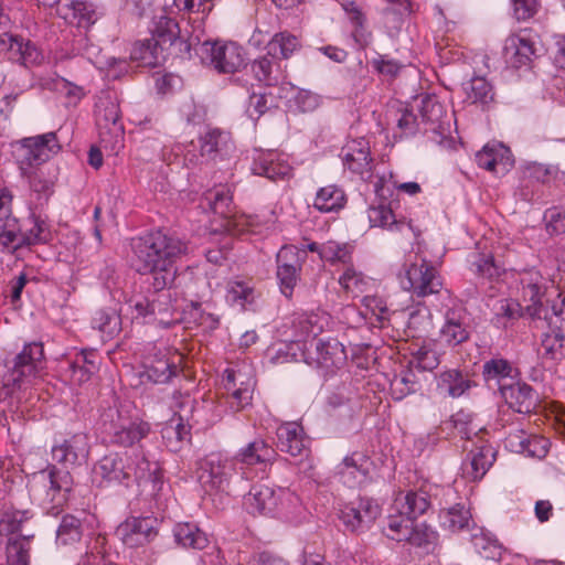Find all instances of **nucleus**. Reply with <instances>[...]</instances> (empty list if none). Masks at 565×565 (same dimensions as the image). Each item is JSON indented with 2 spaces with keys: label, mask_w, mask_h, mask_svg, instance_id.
I'll use <instances>...</instances> for the list:
<instances>
[{
  "label": "nucleus",
  "mask_w": 565,
  "mask_h": 565,
  "mask_svg": "<svg viewBox=\"0 0 565 565\" xmlns=\"http://www.w3.org/2000/svg\"><path fill=\"white\" fill-rule=\"evenodd\" d=\"M93 481L99 487L111 483L129 486L136 481L139 486L143 484L152 497L156 509L167 507L161 467L158 461L150 460L141 447L104 456L94 466Z\"/></svg>",
  "instance_id": "nucleus-1"
},
{
  "label": "nucleus",
  "mask_w": 565,
  "mask_h": 565,
  "mask_svg": "<svg viewBox=\"0 0 565 565\" xmlns=\"http://www.w3.org/2000/svg\"><path fill=\"white\" fill-rule=\"evenodd\" d=\"M131 249L136 270L141 275H151V286L162 289L174 281L177 262L186 252V245L158 231L134 238Z\"/></svg>",
  "instance_id": "nucleus-2"
},
{
  "label": "nucleus",
  "mask_w": 565,
  "mask_h": 565,
  "mask_svg": "<svg viewBox=\"0 0 565 565\" xmlns=\"http://www.w3.org/2000/svg\"><path fill=\"white\" fill-rule=\"evenodd\" d=\"M17 164L36 205H43L54 192V181L42 167L62 150L56 131L22 138L15 145Z\"/></svg>",
  "instance_id": "nucleus-3"
},
{
  "label": "nucleus",
  "mask_w": 565,
  "mask_h": 565,
  "mask_svg": "<svg viewBox=\"0 0 565 565\" xmlns=\"http://www.w3.org/2000/svg\"><path fill=\"white\" fill-rule=\"evenodd\" d=\"M99 430L109 444L134 449V445L150 434L151 427L148 422L131 418L127 411L111 406L102 412Z\"/></svg>",
  "instance_id": "nucleus-4"
},
{
  "label": "nucleus",
  "mask_w": 565,
  "mask_h": 565,
  "mask_svg": "<svg viewBox=\"0 0 565 565\" xmlns=\"http://www.w3.org/2000/svg\"><path fill=\"white\" fill-rule=\"evenodd\" d=\"M125 305L134 318L149 319L163 328H169L179 321V318L174 317L175 307L170 286L162 289L152 287V290H148L146 295L134 292L125 298Z\"/></svg>",
  "instance_id": "nucleus-5"
},
{
  "label": "nucleus",
  "mask_w": 565,
  "mask_h": 565,
  "mask_svg": "<svg viewBox=\"0 0 565 565\" xmlns=\"http://www.w3.org/2000/svg\"><path fill=\"white\" fill-rule=\"evenodd\" d=\"M198 479L204 492L212 495L227 492L233 480H241V473L232 457L212 452L200 461Z\"/></svg>",
  "instance_id": "nucleus-6"
},
{
  "label": "nucleus",
  "mask_w": 565,
  "mask_h": 565,
  "mask_svg": "<svg viewBox=\"0 0 565 565\" xmlns=\"http://www.w3.org/2000/svg\"><path fill=\"white\" fill-rule=\"evenodd\" d=\"M303 361L317 369L323 376L331 375L347 362V352L341 342L334 338L310 340L301 348Z\"/></svg>",
  "instance_id": "nucleus-7"
},
{
  "label": "nucleus",
  "mask_w": 565,
  "mask_h": 565,
  "mask_svg": "<svg viewBox=\"0 0 565 565\" xmlns=\"http://www.w3.org/2000/svg\"><path fill=\"white\" fill-rule=\"evenodd\" d=\"M43 364V344L41 342L25 344L12 360V365L3 379V385L15 387L31 382L41 372Z\"/></svg>",
  "instance_id": "nucleus-8"
},
{
  "label": "nucleus",
  "mask_w": 565,
  "mask_h": 565,
  "mask_svg": "<svg viewBox=\"0 0 565 565\" xmlns=\"http://www.w3.org/2000/svg\"><path fill=\"white\" fill-rule=\"evenodd\" d=\"M224 375L226 405L230 411L237 413L250 406L256 384L252 369L247 365L231 367L225 370Z\"/></svg>",
  "instance_id": "nucleus-9"
},
{
  "label": "nucleus",
  "mask_w": 565,
  "mask_h": 565,
  "mask_svg": "<svg viewBox=\"0 0 565 565\" xmlns=\"http://www.w3.org/2000/svg\"><path fill=\"white\" fill-rule=\"evenodd\" d=\"M183 355L175 349H153L145 358L142 376L154 384H166L181 372Z\"/></svg>",
  "instance_id": "nucleus-10"
},
{
  "label": "nucleus",
  "mask_w": 565,
  "mask_h": 565,
  "mask_svg": "<svg viewBox=\"0 0 565 565\" xmlns=\"http://www.w3.org/2000/svg\"><path fill=\"white\" fill-rule=\"evenodd\" d=\"M401 285L418 298L438 294L443 288L438 270L425 259L420 264L413 263L405 268L401 275Z\"/></svg>",
  "instance_id": "nucleus-11"
},
{
  "label": "nucleus",
  "mask_w": 565,
  "mask_h": 565,
  "mask_svg": "<svg viewBox=\"0 0 565 565\" xmlns=\"http://www.w3.org/2000/svg\"><path fill=\"white\" fill-rule=\"evenodd\" d=\"M95 117L102 142L117 143L122 138L119 104L114 96L107 94L98 98Z\"/></svg>",
  "instance_id": "nucleus-12"
},
{
  "label": "nucleus",
  "mask_w": 565,
  "mask_h": 565,
  "mask_svg": "<svg viewBox=\"0 0 565 565\" xmlns=\"http://www.w3.org/2000/svg\"><path fill=\"white\" fill-rule=\"evenodd\" d=\"M115 534L127 547H140L154 540L158 521L152 516H129L117 526Z\"/></svg>",
  "instance_id": "nucleus-13"
},
{
  "label": "nucleus",
  "mask_w": 565,
  "mask_h": 565,
  "mask_svg": "<svg viewBox=\"0 0 565 565\" xmlns=\"http://www.w3.org/2000/svg\"><path fill=\"white\" fill-rule=\"evenodd\" d=\"M380 514L381 508L374 500L360 498L344 504L339 518L348 531L359 532L369 529Z\"/></svg>",
  "instance_id": "nucleus-14"
},
{
  "label": "nucleus",
  "mask_w": 565,
  "mask_h": 565,
  "mask_svg": "<svg viewBox=\"0 0 565 565\" xmlns=\"http://www.w3.org/2000/svg\"><path fill=\"white\" fill-rule=\"evenodd\" d=\"M305 256V249L299 250L295 246H282L277 253V279L281 292L286 297H291L299 279L301 263Z\"/></svg>",
  "instance_id": "nucleus-15"
},
{
  "label": "nucleus",
  "mask_w": 565,
  "mask_h": 565,
  "mask_svg": "<svg viewBox=\"0 0 565 565\" xmlns=\"http://www.w3.org/2000/svg\"><path fill=\"white\" fill-rule=\"evenodd\" d=\"M203 51L210 64L220 73H234L244 65L242 47L234 42H204Z\"/></svg>",
  "instance_id": "nucleus-16"
},
{
  "label": "nucleus",
  "mask_w": 565,
  "mask_h": 565,
  "mask_svg": "<svg viewBox=\"0 0 565 565\" xmlns=\"http://www.w3.org/2000/svg\"><path fill=\"white\" fill-rule=\"evenodd\" d=\"M440 329L441 340L449 347H457L470 338V318L461 303H454L444 315Z\"/></svg>",
  "instance_id": "nucleus-17"
},
{
  "label": "nucleus",
  "mask_w": 565,
  "mask_h": 565,
  "mask_svg": "<svg viewBox=\"0 0 565 565\" xmlns=\"http://www.w3.org/2000/svg\"><path fill=\"white\" fill-rule=\"evenodd\" d=\"M276 456L275 449L264 439H255L241 448L232 459L241 473V480L252 478V467L271 462Z\"/></svg>",
  "instance_id": "nucleus-18"
},
{
  "label": "nucleus",
  "mask_w": 565,
  "mask_h": 565,
  "mask_svg": "<svg viewBox=\"0 0 565 565\" xmlns=\"http://www.w3.org/2000/svg\"><path fill=\"white\" fill-rule=\"evenodd\" d=\"M230 149V134L218 128H210L200 137V154L188 150L184 154V163L195 167L204 160H213Z\"/></svg>",
  "instance_id": "nucleus-19"
},
{
  "label": "nucleus",
  "mask_w": 565,
  "mask_h": 565,
  "mask_svg": "<svg viewBox=\"0 0 565 565\" xmlns=\"http://www.w3.org/2000/svg\"><path fill=\"white\" fill-rule=\"evenodd\" d=\"M373 460L364 452L354 451L343 458L337 466V475L349 487H358L371 479Z\"/></svg>",
  "instance_id": "nucleus-20"
},
{
  "label": "nucleus",
  "mask_w": 565,
  "mask_h": 565,
  "mask_svg": "<svg viewBox=\"0 0 565 565\" xmlns=\"http://www.w3.org/2000/svg\"><path fill=\"white\" fill-rule=\"evenodd\" d=\"M524 300L530 301L525 310L532 318L547 320V310L543 307L542 297L546 290V279L535 269L524 270L520 276Z\"/></svg>",
  "instance_id": "nucleus-21"
},
{
  "label": "nucleus",
  "mask_w": 565,
  "mask_h": 565,
  "mask_svg": "<svg viewBox=\"0 0 565 565\" xmlns=\"http://www.w3.org/2000/svg\"><path fill=\"white\" fill-rule=\"evenodd\" d=\"M500 395L509 408L520 414L535 412L541 402L539 393L519 377L509 385H503Z\"/></svg>",
  "instance_id": "nucleus-22"
},
{
  "label": "nucleus",
  "mask_w": 565,
  "mask_h": 565,
  "mask_svg": "<svg viewBox=\"0 0 565 565\" xmlns=\"http://www.w3.org/2000/svg\"><path fill=\"white\" fill-rule=\"evenodd\" d=\"M175 12L171 9L157 18L152 36L157 41L161 51H166L173 45L179 46V52H189L191 44L181 33L180 25L174 17Z\"/></svg>",
  "instance_id": "nucleus-23"
},
{
  "label": "nucleus",
  "mask_w": 565,
  "mask_h": 565,
  "mask_svg": "<svg viewBox=\"0 0 565 565\" xmlns=\"http://www.w3.org/2000/svg\"><path fill=\"white\" fill-rule=\"evenodd\" d=\"M393 201L380 199L377 204H372L367 210V217L371 226H377L391 232L412 233L414 237L419 235L411 221L398 216L393 209Z\"/></svg>",
  "instance_id": "nucleus-24"
},
{
  "label": "nucleus",
  "mask_w": 565,
  "mask_h": 565,
  "mask_svg": "<svg viewBox=\"0 0 565 565\" xmlns=\"http://www.w3.org/2000/svg\"><path fill=\"white\" fill-rule=\"evenodd\" d=\"M535 52V43L527 30H521L505 39L503 55L507 63L514 68L529 66Z\"/></svg>",
  "instance_id": "nucleus-25"
},
{
  "label": "nucleus",
  "mask_w": 565,
  "mask_h": 565,
  "mask_svg": "<svg viewBox=\"0 0 565 565\" xmlns=\"http://www.w3.org/2000/svg\"><path fill=\"white\" fill-rule=\"evenodd\" d=\"M41 483L45 490L46 500L52 508L62 507L67 501V494L72 489L73 478L67 470L52 467L40 472Z\"/></svg>",
  "instance_id": "nucleus-26"
},
{
  "label": "nucleus",
  "mask_w": 565,
  "mask_h": 565,
  "mask_svg": "<svg viewBox=\"0 0 565 565\" xmlns=\"http://www.w3.org/2000/svg\"><path fill=\"white\" fill-rule=\"evenodd\" d=\"M492 446L482 444L472 448L461 463L462 477L468 481H480L495 461Z\"/></svg>",
  "instance_id": "nucleus-27"
},
{
  "label": "nucleus",
  "mask_w": 565,
  "mask_h": 565,
  "mask_svg": "<svg viewBox=\"0 0 565 565\" xmlns=\"http://www.w3.org/2000/svg\"><path fill=\"white\" fill-rule=\"evenodd\" d=\"M89 455V440L86 434L78 433L52 448L53 459L66 468L85 462Z\"/></svg>",
  "instance_id": "nucleus-28"
},
{
  "label": "nucleus",
  "mask_w": 565,
  "mask_h": 565,
  "mask_svg": "<svg viewBox=\"0 0 565 565\" xmlns=\"http://www.w3.org/2000/svg\"><path fill=\"white\" fill-rule=\"evenodd\" d=\"M348 316H356V323L364 322L371 328H384L388 321V308L386 302L377 296L363 297L359 307H348Z\"/></svg>",
  "instance_id": "nucleus-29"
},
{
  "label": "nucleus",
  "mask_w": 565,
  "mask_h": 565,
  "mask_svg": "<svg viewBox=\"0 0 565 565\" xmlns=\"http://www.w3.org/2000/svg\"><path fill=\"white\" fill-rule=\"evenodd\" d=\"M477 164L494 174L507 173L514 163L510 148L501 142L487 143L476 154Z\"/></svg>",
  "instance_id": "nucleus-30"
},
{
  "label": "nucleus",
  "mask_w": 565,
  "mask_h": 565,
  "mask_svg": "<svg viewBox=\"0 0 565 565\" xmlns=\"http://www.w3.org/2000/svg\"><path fill=\"white\" fill-rule=\"evenodd\" d=\"M277 492L278 489L268 484H254L244 497V507L246 511L253 515H276L277 502L279 500Z\"/></svg>",
  "instance_id": "nucleus-31"
},
{
  "label": "nucleus",
  "mask_w": 565,
  "mask_h": 565,
  "mask_svg": "<svg viewBox=\"0 0 565 565\" xmlns=\"http://www.w3.org/2000/svg\"><path fill=\"white\" fill-rule=\"evenodd\" d=\"M330 324V316L324 311H311L297 313L292 319L295 330V342L309 344V338H316Z\"/></svg>",
  "instance_id": "nucleus-32"
},
{
  "label": "nucleus",
  "mask_w": 565,
  "mask_h": 565,
  "mask_svg": "<svg viewBox=\"0 0 565 565\" xmlns=\"http://www.w3.org/2000/svg\"><path fill=\"white\" fill-rule=\"evenodd\" d=\"M97 370V354L93 350L76 352L73 358L66 359L62 364L64 375L75 384L87 382Z\"/></svg>",
  "instance_id": "nucleus-33"
},
{
  "label": "nucleus",
  "mask_w": 565,
  "mask_h": 565,
  "mask_svg": "<svg viewBox=\"0 0 565 565\" xmlns=\"http://www.w3.org/2000/svg\"><path fill=\"white\" fill-rule=\"evenodd\" d=\"M252 171L254 174L277 181L288 178L291 173V167L278 152L266 151L254 158Z\"/></svg>",
  "instance_id": "nucleus-34"
},
{
  "label": "nucleus",
  "mask_w": 565,
  "mask_h": 565,
  "mask_svg": "<svg viewBox=\"0 0 565 565\" xmlns=\"http://www.w3.org/2000/svg\"><path fill=\"white\" fill-rule=\"evenodd\" d=\"M482 376L489 387H497L501 393L503 385L519 377V371L507 359L492 358L483 363Z\"/></svg>",
  "instance_id": "nucleus-35"
},
{
  "label": "nucleus",
  "mask_w": 565,
  "mask_h": 565,
  "mask_svg": "<svg viewBox=\"0 0 565 565\" xmlns=\"http://www.w3.org/2000/svg\"><path fill=\"white\" fill-rule=\"evenodd\" d=\"M276 435L278 449L292 457L301 456L308 447L309 440L303 428L296 422L281 424L278 426Z\"/></svg>",
  "instance_id": "nucleus-36"
},
{
  "label": "nucleus",
  "mask_w": 565,
  "mask_h": 565,
  "mask_svg": "<svg viewBox=\"0 0 565 565\" xmlns=\"http://www.w3.org/2000/svg\"><path fill=\"white\" fill-rule=\"evenodd\" d=\"M252 72L255 78L266 86L278 85L287 77L286 65H282L279 56L268 52L252 63Z\"/></svg>",
  "instance_id": "nucleus-37"
},
{
  "label": "nucleus",
  "mask_w": 565,
  "mask_h": 565,
  "mask_svg": "<svg viewBox=\"0 0 565 565\" xmlns=\"http://www.w3.org/2000/svg\"><path fill=\"white\" fill-rule=\"evenodd\" d=\"M431 505L430 497L424 489L401 491L395 497L393 511L404 513L413 519L425 514Z\"/></svg>",
  "instance_id": "nucleus-38"
},
{
  "label": "nucleus",
  "mask_w": 565,
  "mask_h": 565,
  "mask_svg": "<svg viewBox=\"0 0 565 565\" xmlns=\"http://www.w3.org/2000/svg\"><path fill=\"white\" fill-rule=\"evenodd\" d=\"M340 157L344 167L354 173L362 175L370 170V147L364 138L348 141L341 149Z\"/></svg>",
  "instance_id": "nucleus-39"
},
{
  "label": "nucleus",
  "mask_w": 565,
  "mask_h": 565,
  "mask_svg": "<svg viewBox=\"0 0 565 565\" xmlns=\"http://www.w3.org/2000/svg\"><path fill=\"white\" fill-rule=\"evenodd\" d=\"M56 11L67 23L75 24L78 28L87 29L97 20L95 6L87 1L75 0L57 7Z\"/></svg>",
  "instance_id": "nucleus-40"
},
{
  "label": "nucleus",
  "mask_w": 565,
  "mask_h": 565,
  "mask_svg": "<svg viewBox=\"0 0 565 565\" xmlns=\"http://www.w3.org/2000/svg\"><path fill=\"white\" fill-rule=\"evenodd\" d=\"M557 174L558 170L554 167H547L536 162L529 163L522 171V195L526 200H533L534 190L530 192V186H534V183H550L556 179Z\"/></svg>",
  "instance_id": "nucleus-41"
},
{
  "label": "nucleus",
  "mask_w": 565,
  "mask_h": 565,
  "mask_svg": "<svg viewBox=\"0 0 565 565\" xmlns=\"http://www.w3.org/2000/svg\"><path fill=\"white\" fill-rule=\"evenodd\" d=\"M440 364V354L433 341H424L420 345L415 344L411 349L408 366L422 372H431Z\"/></svg>",
  "instance_id": "nucleus-42"
},
{
  "label": "nucleus",
  "mask_w": 565,
  "mask_h": 565,
  "mask_svg": "<svg viewBox=\"0 0 565 565\" xmlns=\"http://www.w3.org/2000/svg\"><path fill=\"white\" fill-rule=\"evenodd\" d=\"M345 203L344 190L339 185L329 184L317 191L312 206L322 213H330L340 211Z\"/></svg>",
  "instance_id": "nucleus-43"
},
{
  "label": "nucleus",
  "mask_w": 565,
  "mask_h": 565,
  "mask_svg": "<svg viewBox=\"0 0 565 565\" xmlns=\"http://www.w3.org/2000/svg\"><path fill=\"white\" fill-rule=\"evenodd\" d=\"M184 418L185 415H180V418L172 417L162 428V438L172 451L180 450L191 439V427Z\"/></svg>",
  "instance_id": "nucleus-44"
},
{
  "label": "nucleus",
  "mask_w": 565,
  "mask_h": 565,
  "mask_svg": "<svg viewBox=\"0 0 565 565\" xmlns=\"http://www.w3.org/2000/svg\"><path fill=\"white\" fill-rule=\"evenodd\" d=\"M175 542L185 547L203 550L209 544L207 535L193 523H179L173 529Z\"/></svg>",
  "instance_id": "nucleus-45"
},
{
  "label": "nucleus",
  "mask_w": 565,
  "mask_h": 565,
  "mask_svg": "<svg viewBox=\"0 0 565 565\" xmlns=\"http://www.w3.org/2000/svg\"><path fill=\"white\" fill-rule=\"evenodd\" d=\"M50 237L49 225L41 217L32 214L22 230L20 227V248L45 243Z\"/></svg>",
  "instance_id": "nucleus-46"
},
{
  "label": "nucleus",
  "mask_w": 565,
  "mask_h": 565,
  "mask_svg": "<svg viewBox=\"0 0 565 565\" xmlns=\"http://www.w3.org/2000/svg\"><path fill=\"white\" fill-rule=\"evenodd\" d=\"M397 190L408 195L420 193L422 188L417 182H397L392 172L388 175L379 177L374 182V191L379 199L387 200Z\"/></svg>",
  "instance_id": "nucleus-47"
},
{
  "label": "nucleus",
  "mask_w": 565,
  "mask_h": 565,
  "mask_svg": "<svg viewBox=\"0 0 565 565\" xmlns=\"http://www.w3.org/2000/svg\"><path fill=\"white\" fill-rule=\"evenodd\" d=\"M470 387L471 381L455 369L440 373L437 381V388L452 398L461 396Z\"/></svg>",
  "instance_id": "nucleus-48"
},
{
  "label": "nucleus",
  "mask_w": 565,
  "mask_h": 565,
  "mask_svg": "<svg viewBox=\"0 0 565 565\" xmlns=\"http://www.w3.org/2000/svg\"><path fill=\"white\" fill-rule=\"evenodd\" d=\"M438 518L440 526L450 533L468 529L471 521L470 511L461 504L441 510Z\"/></svg>",
  "instance_id": "nucleus-49"
},
{
  "label": "nucleus",
  "mask_w": 565,
  "mask_h": 565,
  "mask_svg": "<svg viewBox=\"0 0 565 565\" xmlns=\"http://www.w3.org/2000/svg\"><path fill=\"white\" fill-rule=\"evenodd\" d=\"M540 352L543 358L552 361H561L565 358V335L561 328H551L542 334Z\"/></svg>",
  "instance_id": "nucleus-50"
},
{
  "label": "nucleus",
  "mask_w": 565,
  "mask_h": 565,
  "mask_svg": "<svg viewBox=\"0 0 565 565\" xmlns=\"http://www.w3.org/2000/svg\"><path fill=\"white\" fill-rule=\"evenodd\" d=\"M467 99L472 103L486 107L494 102V89L486 77L476 76L465 85Z\"/></svg>",
  "instance_id": "nucleus-51"
},
{
  "label": "nucleus",
  "mask_w": 565,
  "mask_h": 565,
  "mask_svg": "<svg viewBox=\"0 0 565 565\" xmlns=\"http://www.w3.org/2000/svg\"><path fill=\"white\" fill-rule=\"evenodd\" d=\"M300 40L288 31L276 33L267 43L266 50L269 54L279 56L281 60L289 58L300 49Z\"/></svg>",
  "instance_id": "nucleus-52"
},
{
  "label": "nucleus",
  "mask_w": 565,
  "mask_h": 565,
  "mask_svg": "<svg viewBox=\"0 0 565 565\" xmlns=\"http://www.w3.org/2000/svg\"><path fill=\"white\" fill-rule=\"evenodd\" d=\"M202 205L227 218L232 213V195L225 186H216L204 194Z\"/></svg>",
  "instance_id": "nucleus-53"
},
{
  "label": "nucleus",
  "mask_w": 565,
  "mask_h": 565,
  "mask_svg": "<svg viewBox=\"0 0 565 565\" xmlns=\"http://www.w3.org/2000/svg\"><path fill=\"white\" fill-rule=\"evenodd\" d=\"M131 57L146 66H157L166 60L164 51H161L153 36L137 43Z\"/></svg>",
  "instance_id": "nucleus-54"
},
{
  "label": "nucleus",
  "mask_w": 565,
  "mask_h": 565,
  "mask_svg": "<svg viewBox=\"0 0 565 565\" xmlns=\"http://www.w3.org/2000/svg\"><path fill=\"white\" fill-rule=\"evenodd\" d=\"M342 290L352 297H356L366 290L369 285L364 274L358 270L352 263L343 267L342 274L338 278Z\"/></svg>",
  "instance_id": "nucleus-55"
},
{
  "label": "nucleus",
  "mask_w": 565,
  "mask_h": 565,
  "mask_svg": "<svg viewBox=\"0 0 565 565\" xmlns=\"http://www.w3.org/2000/svg\"><path fill=\"white\" fill-rule=\"evenodd\" d=\"M413 518L394 511L387 516V524L384 529L385 535L396 542L406 541L408 535H412L414 524Z\"/></svg>",
  "instance_id": "nucleus-56"
},
{
  "label": "nucleus",
  "mask_w": 565,
  "mask_h": 565,
  "mask_svg": "<svg viewBox=\"0 0 565 565\" xmlns=\"http://www.w3.org/2000/svg\"><path fill=\"white\" fill-rule=\"evenodd\" d=\"M0 247L9 254L20 249V225L17 217L0 218Z\"/></svg>",
  "instance_id": "nucleus-57"
},
{
  "label": "nucleus",
  "mask_w": 565,
  "mask_h": 565,
  "mask_svg": "<svg viewBox=\"0 0 565 565\" xmlns=\"http://www.w3.org/2000/svg\"><path fill=\"white\" fill-rule=\"evenodd\" d=\"M471 543L475 551L486 559H499L502 554V546L498 540L483 530H478L471 535Z\"/></svg>",
  "instance_id": "nucleus-58"
},
{
  "label": "nucleus",
  "mask_w": 565,
  "mask_h": 565,
  "mask_svg": "<svg viewBox=\"0 0 565 565\" xmlns=\"http://www.w3.org/2000/svg\"><path fill=\"white\" fill-rule=\"evenodd\" d=\"M471 270L479 277L493 280L501 276L503 268L494 262L492 254L472 253L469 259Z\"/></svg>",
  "instance_id": "nucleus-59"
},
{
  "label": "nucleus",
  "mask_w": 565,
  "mask_h": 565,
  "mask_svg": "<svg viewBox=\"0 0 565 565\" xmlns=\"http://www.w3.org/2000/svg\"><path fill=\"white\" fill-rule=\"evenodd\" d=\"M353 246L348 243L329 241L322 244L321 259L331 265H347L352 263Z\"/></svg>",
  "instance_id": "nucleus-60"
},
{
  "label": "nucleus",
  "mask_w": 565,
  "mask_h": 565,
  "mask_svg": "<svg viewBox=\"0 0 565 565\" xmlns=\"http://www.w3.org/2000/svg\"><path fill=\"white\" fill-rule=\"evenodd\" d=\"M419 381L414 371L408 366L406 370L401 371L391 381V393L394 399L401 401L407 395L415 393L419 390Z\"/></svg>",
  "instance_id": "nucleus-61"
},
{
  "label": "nucleus",
  "mask_w": 565,
  "mask_h": 565,
  "mask_svg": "<svg viewBox=\"0 0 565 565\" xmlns=\"http://www.w3.org/2000/svg\"><path fill=\"white\" fill-rule=\"evenodd\" d=\"M226 300L232 306L245 309L255 300V290L247 281L234 280L227 285Z\"/></svg>",
  "instance_id": "nucleus-62"
},
{
  "label": "nucleus",
  "mask_w": 565,
  "mask_h": 565,
  "mask_svg": "<svg viewBox=\"0 0 565 565\" xmlns=\"http://www.w3.org/2000/svg\"><path fill=\"white\" fill-rule=\"evenodd\" d=\"M92 326L107 338H113L120 331V316L113 309H102L95 312Z\"/></svg>",
  "instance_id": "nucleus-63"
},
{
  "label": "nucleus",
  "mask_w": 565,
  "mask_h": 565,
  "mask_svg": "<svg viewBox=\"0 0 565 565\" xmlns=\"http://www.w3.org/2000/svg\"><path fill=\"white\" fill-rule=\"evenodd\" d=\"M522 316V308L519 302L512 299L498 301L493 322L499 328H508Z\"/></svg>",
  "instance_id": "nucleus-64"
}]
</instances>
